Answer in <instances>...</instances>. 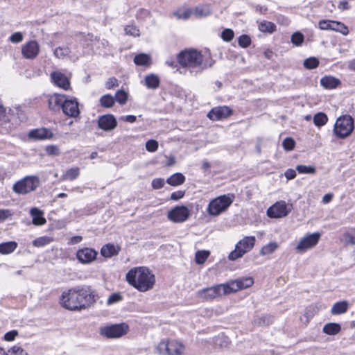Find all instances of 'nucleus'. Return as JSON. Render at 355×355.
<instances>
[{"label":"nucleus","instance_id":"61","mask_svg":"<svg viewBox=\"0 0 355 355\" xmlns=\"http://www.w3.org/2000/svg\"><path fill=\"white\" fill-rule=\"evenodd\" d=\"M12 355H24L26 352L24 349L19 346L12 347L10 350L8 351Z\"/></svg>","mask_w":355,"mask_h":355},{"label":"nucleus","instance_id":"55","mask_svg":"<svg viewBox=\"0 0 355 355\" xmlns=\"http://www.w3.org/2000/svg\"><path fill=\"white\" fill-rule=\"evenodd\" d=\"M12 216L13 212L10 209H0V223L10 218Z\"/></svg>","mask_w":355,"mask_h":355},{"label":"nucleus","instance_id":"11","mask_svg":"<svg viewBox=\"0 0 355 355\" xmlns=\"http://www.w3.org/2000/svg\"><path fill=\"white\" fill-rule=\"evenodd\" d=\"M319 232L309 234L302 238L296 246V250L298 252H304L306 250L315 247L320 238Z\"/></svg>","mask_w":355,"mask_h":355},{"label":"nucleus","instance_id":"8","mask_svg":"<svg viewBox=\"0 0 355 355\" xmlns=\"http://www.w3.org/2000/svg\"><path fill=\"white\" fill-rule=\"evenodd\" d=\"M184 349V346L176 340H162L155 349L159 355H182Z\"/></svg>","mask_w":355,"mask_h":355},{"label":"nucleus","instance_id":"7","mask_svg":"<svg viewBox=\"0 0 355 355\" xmlns=\"http://www.w3.org/2000/svg\"><path fill=\"white\" fill-rule=\"evenodd\" d=\"M255 241L256 239L254 236L243 237L236 244L235 249L230 253L228 259L231 261H235L242 257L254 248Z\"/></svg>","mask_w":355,"mask_h":355},{"label":"nucleus","instance_id":"39","mask_svg":"<svg viewBox=\"0 0 355 355\" xmlns=\"http://www.w3.org/2000/svg\"><path fill=\"white\" fill-rule=\"evenodd\" d=\"M52 241H53L52 238H51L49 236H41V237H39V238H37L36 239H35L33 241V245L35 247L40 248V247L44 246L47 244H49Z\"/></svg>","mask_w":355,"mask_h":355},{"label":"nucleus","instance_id":"5","mask_svg":"<svg viewBox=\"0 0 355 355\" xmlns=\"http://www.w3.org/2000/svg\"><path fill=\"white\" fill-rule=\"evenodd\" d=\"M179 64L183 67L195 68L201 65L203 56L195 49H185L177 55Z\"/></svg>","mask_w":355,"mask_h":355},{"label":"nucleus","instance_id":"4","mask_svg":"<svg viewBox=\"0 0 355 355\" xmlns=\"http://www.w3.org/2000/svg\"><path fill=\"white\" fill-rule=\"evenodd\" d=\"M354 129L353 118L347 114L338 117L334 126L333 132L338 139H345Z\"/></svg>","mask_w":355,"mask_h":355},{"label":"nucleus","instance_id":"49","mask_svg":"<svg viewBox=\"0 0 355 355\" xmlns=\"http://www.w3.org/2000/svg\"><path fill=\"white\" fill-rule=\"evenodd\" d=\"M123 300V296L120 293H114L111 294L107 300V304L111 305L117 303Z\"/></svg>","mask_w":355,"mask_h":355},{"label":"nucleus","instance_id":"63","mask_svg":"<svg viewBox=\"0 0 355 355\" xmlns=\"http://www.w3.org/2000/svg\"><path fill=\"white\" fill-rule=\"evenodd\" d=\"M284 175L287 180H293L296 177V172L294 169L288 168L285 171Z\"/></svg>","mask_w":355,"mask_h":355},{"label":"nucleus","instance_id":"28","mask_svg":"<svg viewBox=\"0 0 355 355\" xmlns=\"http://www.w3.org/2000/svg\"><path fill=\"white\" fill-rule=\"evenodd\" d=\"M273 322V316L270 315H263L257 316L253 320L254 325L257 326H268Z\"/></svg>","mask_w":355,"mask_h":355},{"label":"nucleus","instance_id":"1","mask_svg":"<svg viewBox=\"0 0 355 355\" xmlns=\"http://www.w3.org/2000/svg\"><path fill=\"white\" fill-rule=\"evenodd\" d=\"M95 302L94 291L89 286L70 288L60 297L61 305L71 311L84 309Z\"/></svg>","mask_w":355,"mask_h":355},{"label":"nucleus","instance_id":"10","mask_svg":"<svg viewBox=\"0 0 355 355\" xmlns=\"http://www.w3.org/2000/svg\"><path fill=\"white\" fill-rule=\"evenodd\" d=\"M128 325L125 323L105 326L100 329V334L107 338H120L127 334Z\"/></svg>","mask_w":355,"mask_h":355},{"label":"nucleus","instance_id":"54","mask_svg":"<svg viewBox=\"0 0 355 355\" xmlns=\"http://www.w3.org/2000/svg\"><path fill=\"white\" fill-rule=\"evenodd\" d=\"M126 35L137 37L139 36V30L135 26H127L125 28Z\"/></svg>","mask_w":355,"mask_h":355},{"label":"nucleus","instance_id":"35","mask_svg":"<svg viewBox=\"0 0 355 355\" xmlns=\"http://www.w3.org/2000/svg\"><path fill=\"white\" fill-rule=\"evenodd\" d=\"M80 174V169L78 167L71 168L66 171L61 177L62 180L72 181L76 179Z\"/></svg>","mask_w":355,"mask_h":355},{"label":"nucleus","instance_id":"20","mask_svg":"<svg viewBox=\"0 0 355 355\" xmlns=\"http://www.w3.org/2000/svg\"><path fill=\"white\" fill-rule=\"evenodd\" d=\"M51 78L57 87L64 90H68L70 88L69 79L62 72L58 71H53L51 73Z\"/></svg>","mask_w":355,"mask_h":355},{"label":"nucleus","instance_id":"9","mask_svg":"<svg viewBox=\"0 0 355 355\" xmlns=\"http://www.w3.org/2000/svg\"><path fill=\"white\" fill-rule=\"evenodd\" d=\"M40 180L35 176H27L17 182L12 187L13 191L19 195H24L35 190L39 186Z\"/></svg>","mask_w":355,"mask_h":355},{"label":"nucleus","instance_id":"41","mask_svg":"<svg viewBox=\"0 0 355 355\" xmlns=\"http://www.w3.org/2000/svg\"><path fill=\"white\" fill-rule=\"evenodd\" d=\"M100 103L101 106L109 108L113 106L114 103V98L112 96L106 94L101 96L100 98Z\"/></svg>","mask_w":355,"mask_h":355},{"label":"nucleus","instance_id":"60","mask_svg":"<svg viewBox=\"0 0 355 355\" xmlns=\"http://www.w3.org/2000/svg\"><path fill=\"white\" fill-rule=\"evenodd\" d=\"M18 335V331L17 330H12L8 331L4 334L3 338L6 341H12L14 340L15 337Z\"/></svg>","mask_w":355,"mask_h":355},{"label":"nucleus","instance_id":"51","mask_svg":"<svg viewBox=\"0 0 355 355\" xmlns=\"http://www.w3.org/2000/svg\"><path fill=\"white\" fill-rule=\"evenodd\" d=\"M234 31L230 28H226L221 33V37L225 42L231 41L234 38Z\"/></svg>","mask_w":355,"mask_h":355},{"label":"nucleus","instance_id":"36","mask_svg":"<svg viewBox=\"0 0 355 355\" xmlns=\"http://www.w3.org/2000/svg\"><path fill=\"white\" fill-rule=\"evenodd\" d=\"M328 121L327 116L323 112H318L313 116V123L318 127L324 125Z\"/></svg>","mask_w":355,"mask_h":355},{"label":"nucleus","instance_id":"56","mask_svg":"<svg viewBox=\"0 0 355 355\" xmlns=\"http://www.w3.org/2000/svg\"><path fill=\"white\" fill-rule=\"evenodd\" d=\"M45 150L49 155H58L60 154L59 148L55 145L47 146Z\"/></svg>","mask_w":355,"mask_h":355},{"label":"nucleus","instance_id":"17","mask_svg":"<svg viewBox=\"0 0 355 355\" xmlns=\"http://www.w3.org/2000/svg\"><path fill=\"white\" fill-rule=\"evenodd\" d=\"M98 126L104 131H110L117 125L116 118L112 114H105L98 117Z\"/></svg>","mask_w":355,"mask_h":355},{"label":"nucleus","instance_id":"31","mask_svg":"<svg viewBox=\"0 0 355 355\" xmlns=\"http://www.w3.org/2000/svg\"><path fill=\"white\" fill-rule=\"evenodd\" d=\"M184 181L185 177L180 173H176L166 180V182L171 186H179Z\"/></svg>","mask_w":355,"mask_h":355},{"label":"nucleus","instance_id":"62","mask_svg":"<svg viewBox=\"0 0 355 355\" xmlns=\"http://www.w3.org/2000/svg\"><path fill=\"white\" fill-rule=\"evenodd\" d=\"M184 191H175L171 194V199L176 201V200H178L184 197Z\"/></svg>","mask_w":355,"mask_h":355},{"label":"nucleus","instance_id":"46","mask_svg":"<svg viewBox=\"0 0 355 355\" xmlns=\"http://www.w3.org/2000/svg\"><path fill=\"white\" fill-rule=\"evenodd\" d=\"M128 94L123 90H119L116 92L115 100L121 105H123L128 100Z\"/></svg>","mask_w":355,"mask_h":355},{"label":"nucleus","instance_id":"29","mask_svg":"<svg viewBox=\"0 0 355 355\" xmlns=\"http://www.w3.org/2000/svg\"><path fill=\"white\" fill-rule=\"evenodd\" d=\"M145 85L149 89H157L159 85V79L155 74H149L145 78Z\"/></svg>","mask_w":355,"mask_h":355},{"label":"nucleus","instance_id":"6","mask_svg":"<svg viewBox=\"0 0 355 355\" xmlns=\"http://www.w3.org/2000/svg\"><path fill=\"white\" fill-rule=\"evenodd\" d=\"M234 200V194L222 195L215 198L208 205V214L210 216H218L232 205Z\"/></svg>","mask_w":355,"mask_h":355},{"label":"nucleus","instance_id":"58","mask_svg":"<svg viewBox=\"0 0 355 355\" xmlns=\"http://www.w3.org/2000/svg\"><path fill=\"white\" fill-rule=\"evenodd\" d=\"M164 180L162 178H155L152 180V187L154 189H159L164 187Z\"/></svg>","mask_w":355,"mask_h":355},{"label":"nucleus","instance_id":"22","mask_svg":"<svg viewBox=\"0 0 355 355\" xmlns=\"http://www.w3.org/2000/svg\"><path fill=\"white\" fill-rule=\"evenodd\" d=\"M66 95H61L58 94H54L48 101L49 108L53 112L60 110L62 108V105L66 98Z\"/></svg>","mask_w":355,"mask_h":355},{"label":"nucleus","instance_id":"15","mask_svg":"<svg viewBox=\"0 0 355 355\" xmlns=\"http://www.w3.org/2000/svg\"><path fill=\"white\" fill-rule=\"evenodd\" d=\"M62 112L67 116L77 118L80 115L78 102L76 98H66L64 101L62 108Z\"/></svg>","mask_w":355,"mask_h":355},{"label":"nucleus","instance_id":"21","mask_svg":"<svg viewBox=\"0 0 355 355\" xmlns=\"http://www.w3.org/2000/svg\"><path fill=\"white\" fill-rule=\"evenodd\" d=\"M53 136V132L46 128L33 129L28 132V137L33 140L49 139Z\"/></svg>","mask_w":355,"mask_h":355},{"label":"nucleus","instance_id":"59","mask_svg":"<svg viewBox=\"0 0 355 355\" xmlns=\"http://www.w3.org/2000/svg\"><path fill=\"white\" fill-rule=\"evenodd\" d=\"M118 85V80L114 77L110 78L105 83V87L108 89H112Z\"/></svg>","mask_w":355,"mask_h":355},{"label":"nucleus","instance_id":"2","mask_svg":"<svg viewBox=\"0 0 355 355\" xmlns=\"http://www.w3.org/2000/svg\"><path fill=\"white\" fill-rule=\"evenodd\" d=\"M254 283L252 277H241L227 284H218L199 290L197 296L205 300H211L224 295L250 287Z\"/></svg>","mask_w":355,"mask_h":355},{"label":"nucleus","instance_id":"57","mask_svg":"<svg viewBox=\"0 0 355 355\" xmlns=\"http://www.w3.org/2000/svg\"><path fill=\"white\" fill-rule=\"evenodd\" d=\"M24 36L21 32H16L11 35L10 41L12 43H19L23 40Z\"/></svg>","mask_w":355,"mask_h":355},{"label":"nucleus","instance_id":"45","mask_svg":"<svg viewBox=\"0 0 355 355\" xmlns=\"http://www.w3.org/2000/svg\"><path fill=\"white\" fill-rule=\"evenodd\" d=\"M10 121V113H7L6 108L0 103V121L1 125H6Z\"/></svg>","mask_w":355,"mask_h":355},{"label":"nucleus","instance_id":"43","mask_svg":"<svg viewBox=\"0 0 355 355\" xmlns=\"http://www.w3.org/2000/svg\"><path fill=\"white\" fill-rule=\"evenodd\" d=\"M178 19H187L191 15V10L187 8L179 9L173 12Z\"/></svg>","mask_w":355,"mask_h":355},{"label":"nucleus","instance_id":"52","mask_svg":"<svg viewBox=\"0 0 355 355\" xmlns=\"http://www.w3.org/2000/svg\"><path fill=\"white\" fill-rule=\"evenodd\" d=\"M295 142L293 139L287 137L284 139L282 146L286 150H291L294 148Z\"/></svg>","mask_w":355,"mask_h":355},{"label":"nucleus","instance_id":"12","mask_svg":"<svg viewBox=\"0 0 355 355\" xmlns=\"http://www.w3.org/2000/svg\"><path fill=\"white\" fill-rule=\"evenodd\" d=\"M292 205L288 206L285 201L277 202L267 210V215L270 218H277L286 216L291 210Z\"/></svg>","mask_w":355,"mask_h":355},{"label":"nucleus","instance_id":"34","mask_svg":"<svg viewBox=\"0 0 355 355\" xmlns=\"http://www.w3.org/2000/svg\"><path fill=\"white\" fill-rule=\"evenodd\" d=\"M279 247L276 242H270L267 245H263L259 251L261 256H266L272 254Z\"/></svg>","mask_w":355,"mask_h":355},{"label":"nucleus","instance_id":"13","mask_svg":"<svg viewBox=\"0 0 355 355\" xmlns=\"http://www.w3.org/2000/svg\"><path fill=\"white\" fill-rule=\"evenodd\" d=\"M189 216L190 211L184 205L175 207L167 214L169 220L178 223L186 221Z\"/></svg>","mask_w":355,"mask_h":355},{"label":"nucleus","instance_id":"30","mask_svg":"<svg viewBox=\"0 0 355 355\" xmlns=\"http://www.w3.org/2000/svg\"><path fill=\"white\" fill-rule=\"evenodd\" d=\"M341 330V327L338 323L329 322L323 327V332L328 335H336Z\"/></svg>","mask_w":355,"mask_h":355},{"label":"nucleus","instance_id":"32","mask_svg":"<svg viewBox=\"0 0 355 355\" xmlns=\"http://www.w3.org/2000/svg\"><path fill=\"white\" fill-rule=\"evenodd\" d=\"M151 62L150 56L146 53H140L135 56L134 62L139 66H148Z\"/></svg>","mask_w":355,"mask_h":355},{"label":"nucleus","instance_id":"3","mask_svg":"<svg viewBox=\"0 0 355 355\" xmlns=\"http://www.w3.org/2000/svg\"><path fill=\"white\" fill-rule=\"evenodd\" d=\"M127 282L140 292L151 290L155 283V275L146 267L131 268L125 275Z\"/></svg>","mask_w":355,"mask_h":355},{"label":"nucleus","instance_id":"26","mask_svg":"<svg viewBox=\"0 0 355 355\" xmlns=\"http://www.w3.org/2000/svg\"><path fill=\"white\" fill-rule=\"evenodd\" d=\"M17 248V243L15 241H8L0 243V254H8L13 252Z\"/></svg>","mask_w":355,"mask_h":355},{"label":"nucleus","instance_id":"14","mask_svg":"<svg viewBox=\"0 0 355 355\" xmlns=\"http://www.w3.org/2000/svg\"><path fill=\"white\" fill-rule=\"evenodd\" d=\"M318 27L321 30H331L340 33L343 35L349 33L348 28L340 21L333 20H320L318 23Z\"/></svg>","mask_w":355,"mask_h":355},{"label":"nucleus","instance_id":"18","mask_svg":"<svg viewBox=\"0 0 355 355\" xmlns=\"http://www.w3.org/2000/svg\"><path fill=\"white\" fill-rule=\"evenodd\" d=\"M232 113V110L227 106L216 107L208 112L207 117L211 120L218 121L228 117Z\"/></svg>","mask_w":355,"mask_h":355},{"label":"nucleus","instance_id":"37","mask_svg":"<svg viewBox=\"0 0 355 355\" xmlns=\"http://www.w3.org/2000/svg\"><path fill=\"white\" fill-rule=\"evenodd\" d=\"M275 28L276 26L273 23L268 21H263L259 25V31L263 33H272L275 31Z\"/></svg>","mask_w":355,"mask_h":355},{"label":"nucleus","instance_id":"40","mask_svg":"<svg viewBox=\"0 0 355 355\" xmlns=\"http://www.w3.org/2000/svg\"><path fill=\"white\" fill-rule=\"evenodd\" d=\"M71 53L69 47H58L54 50L53 54L58 59H63Z\"/></svg>","mask_w":355,"mask_h":355},{"label":"nucleus","instance_id":"47","mask_svg":"<svg viewBox=\"0 0 355 355\" xmlns=\"http://www.w3.org/2000/svg\"><path fill=\"white\" fill-rule=\"evenodd\" d=\"M296 170L299 173L313 174L315 173V167L311 166L297 165Z\"/></svg>","mask_w":355,"mask_h":355},{"label":"nucleus","instance_id":"64","mask_svg":"<svg viewBox=\"0 0 355 355\" xmlns=\"http://www.w3.org/2000/svg\"><path fill=\"white\" fill-rule=\"evenodd\" d=\"M121 119L123 121L132 123L136 121L137 117L134 115H126L121 116Z\"/></svg>","mask_w":355,"mask_h":355},{"label":"nucleus","instance_id":"44","mask_svg":"<svg viewBox=\"0 0 355 355\" xmlns=\"http://www.w3.org/2000/svg\"><path fill=\"white\" fill-rule=\"evenodd\" d=\"M319 64V60L314 57L307 58L304 62V66L309 69H315Z\"/></svg>","mask_w":355,"mask_h":355},{"label":"nucleus","instance_id":"19","mask_svg":"<svg viewBox=\"0 0 355 355\" xmlns=\"http://www.w3.org/2000/svg\"><path fill=\"white\" fill-rule=\"evenodd\" d=\"M97 252L92 248H85L76 252L78 260L82 263H89L96 259Z\"/></svg>","mask_w":355,"mask_h":355},{"label":"nucleus","instance_id":"16","mask_svg":"<svg viewBox=\"0 0 355 355\" xmlns=\"http://www.w3.org/2000/svg\"><path fill=\"white\" fill-rule=\"evenodd\" d=\"M40 53V45L35 40L26 43L21 49L22 55L26 59H34Z\"/></svg>","mask_w":355,"mask_h":355},{"label":"nucleus","instance_id":"27","mask_svg":"<svg viewBox=\"0 0 355 355\" xmlns=\"http://www.w3.org/2000/svg\"><path fill=\"white\" fill-rule=\"evenodd\" d=\"M348 303L347 301H340L335 303L331 309V313L333 315H339L345 313L347 311Z\"/></svg>","mask_w":355,"mask_h":355},{"label":"nucleus","instance_id":"48","mask_svg":"<svg viewBox=\"0 0 355 355\" xmlns=\"http://www.w3.org/2000/svg\"><path fill=\"white\" fill-rule=\"evenodd\" d=\"M304 35L300 33H294L291 36V42L295 46H300L304 42Z\"/></svg>","mask_w":355,"mask_h":355},{"label":"nucleus","instance_id":"42","mask_svg":"<svg viewBox=\"0 0 355 355\" xmlns=\"http://www.w3.org/2000/svg\"><path fill=\"white\" fill-rule=\"evenodd\" d=\"M343 241L349 244H355V228L351 229L343 235Z\"/></svg>","mask_w":355,"mask_h":355},{"label":"nucleus","instance_id":"23","mask_svg":"<svg viewBox=\"0 0 355 355\" xmlns=\"http://www.w3.org/2000/svg\"><path fill=\"white\" fill-rule=\"evenodd\" d=\"M121 250V248L118 245L114 243H107L104 245L101 250V254L105 258H110L117 255Z\"/></svg>","mask_w":355,"mask_h":355},{"label":"nucleus","instance_id":"53","mask_svg":"<svg viewBox=\"0 0 355 355\" xmlns=\"http://www.w3.org/2000/svg\"><path fill=\"white\" fill-rule=\"evenodd\" d=\"M158 142L156 140L150 139L146 143V148L149 152H155L158 148Z\"/></svg>","mask_w":355,"mask_h":355},{"label":"nucleus","instance_id":"25","mask_svg":"<svg viewBox=\"0 0 355 355\" xmlns=\"http://www.w3.org/2000/svg\"><path fill=\"white\" fill-rule=\"evenodd\" d=\"M30 214L33 217V223L35 225H42L46 223V220L43 216V211L37 208H32Z\"/></svg>","mask_w":355,"mask_h":355},{"label":"nucleus","instance_id":"33","mask_svg":"<svg viewBox=\"0 0 355 355\" xmlns=\"http://www.w3.org/2000/svg\"><path fill=\"white\" fill-rule=\"evenodd\" d=\"M211 10L209 5H201L195 8L194 14L197 17H205L209 15Z\"/></svg>","mask_w":355,"mask_h":355},{"label":"nucleus","instance_id":"24","mask_svg":"<svg viewBox=\"0 0 355 355\" xmlns=\"http://www.w3.org/2000/svg\"><path fill=\"white\" fill-rule=\"evenodd\" d=\"M320 84L325 89H332L338 87L341 84V82L334 76H326L320 79Z\"/></svg>","mask_w":355,"mask_h":355},{"label":"nucleus","instance_id":"38","mask_svg":"<svg viewBox=\"0 0 355 355\" xmlns=\"http://www.w3.org/2000/svg\"><path fill=\"white\" fill-rule=\"evenodd\" d=\"M210 254L208 250H198L195 254V261L198 264H202L205 262Z\"/></svg>","mask_w":355,"mask_h":355},{"label":"nucleus","instance_id":"50","mask_svg":"<svg viewBox=\"0 0 355 355\" xmlns=\"http://www.w3.org/2000/svg\"><path fill=\"white\" fill-rule=\"evenodd\" d=\"M239 45L243 48H246L251 43L250 37L247 35H242L238 39Z\"/></svg>","mask_w":355,"mask_h":355}]
</instances>
